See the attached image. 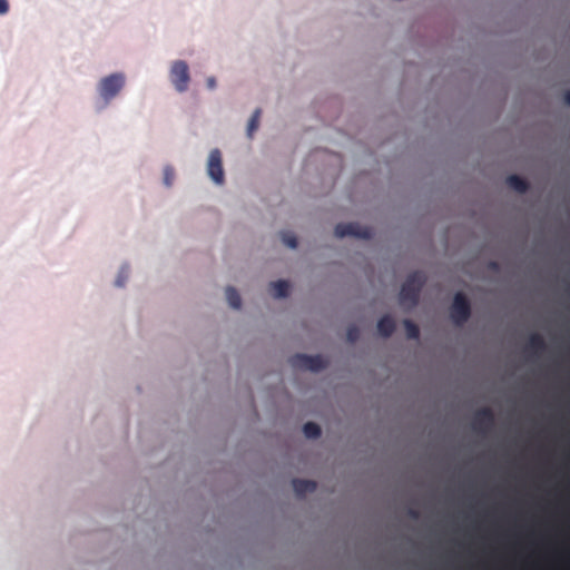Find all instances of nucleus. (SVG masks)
Instances as JSON below:
<instances>
[{
    "label": "nucleus",
    "mask_w": 570,
    "mask_h": 570,
    "mask_svg": "<svg viewBox=\"0 0 570 570\" xmlns=\"http://www.w3.org/2000/svg\"><path fill=\"white\" fill-rule=\"evenodd\" d=\"M292 483L293 489L298 497L305 495L306 493H312L317 488L316 482L312 480L294 479Z\"/></svg>",
    "instance_id": "nucleus-9"
},
{
    "label": "nucleus",
    "mask_w": 570,
    "mask_h": 570,
    "mask_svg": "<svg viewBox=\"0 0 570 570\" xmlns=\"http://www.w3.org/2000/svg\"><path fill=\"white\" fill-rule=\"evenodd\" d=\"M507 185L520 194H523L529 189V183L518 175H510L507 178Z\"/></svg>",
    "instance_id": "nucleus-11"
},
{
    "label": "nucleus",
    "mask_w": 570,
    "mask_h": 570,
    "mask_svg": "<svg viewBox=\"0 0 570 570\" xmlns=\"http://www.w3.org/2000/svg\"><path fill=\"white\" fill-rule=\"evenodd\" d=\"M425 281L426 278L423 272L416 271L410 274L402 284L399 295L400 304L407 307L416 306Z\"/></svg>",
    "instance_id": "nucleus-1"
},
{
    "label": "nucleus",
    "mask_w": 570,
    "mask_h": 570,
    "mask_svg": "<svg viewBox=\"0 0 570 570\" xmlns=\"http://www.w3.org/2000/svg\"><path fill=\"white\" fill-rule=\"evenodd\" d=\"M377 331L383 337H390L395 331V322L390 315L381 317L377 322Z\"/></svg>",
    "instance_id": "nucleus-10"
},
{
    "label": "nucleus",
    "mask_w": 570,
    "mask_h": 570,
    "mask_svg": "<svg viewBox=\"0 0 570 570\" xmlns=\"http://www.w3.org/2000/svg\"><path fill=\"white\" fill-rule=\"evenodd\" d=\"M303 432L308 439H317L322 433L320 425L315 422L305 423L303 426Z\"/></svg>",
    "instance_id": "nucleus-15"
},
{
    "label": "nucleus",
    "mask_w": 570,
    "mask_h": 570,
    "mask_svg": "<svg viewBox=\"0 0 570 570\" xmlns=\"http://www.w3.org/2000/svg\"><path fill=\"white\" fill-rule=\"evenodd\" d=\"M360 331L356 326H350L346 332L347 341L355 343L358 340Z\"/></svg>",
    "instance_id": "nucleus-20"
},
{
    "label": "nucleus",
    "mask_w": 570,
    "mask_h": 570,
    "mask_svg": "<svg viewBox=\"0 0 570 570\" xmlns=\"http://www.w3.org/2000/svg\"><path fill=\"white\" fill-rule=\"evenodd\" d=\"M206 82L209 89H214L216 87V80L214 77L207 78Z\"/></svg>",
    "instance_id": "nucleus-23"
},
{
    "label": "nucleus",
    "mask_w": 570,
    "mask_h": 570,
    "mask_svg": "<svg viewBox=\"0 0 570 570\" xmlns=\"http://www.w3.org/2000/svg\"><path fill=\"white\" fill-rule=\"evenodd\" d=\"M125 85V77L122 73H112L102 78L99 82V94L104 100L109 101L116 97Z\"/></svg>",
    "instance_id": "nucleus-5"
},
{
    "label": "nucleus",
    "mask_w": 570,
    "mask_h": 570,
    "mask_svg": "<svg viewBox=\"0 0 570 570\" xmlns=\"http://www.w3.org/2000/svg\"><path fill=\"white\" fill-rule=\"evenodd\" d=\"M527 347L537 354L546 350V342L540 334L534 333L530 335Z\"/></svg>",
    "instance_id": "nucleus-13"
},
{
    "label": "nucleus",
    "mask_w": 570,
    "mask_h": 570,
    "mask_svg": "<svg viewBox=\"0 0 570 570\" xmlns=\"http://www.w3.org/2000/svg\"><path fill=\"white\" fill-rule=\"evenodd\" d=\"M409 514H410L412 518H417V517H419L417 511H416V510H413V509L409 511Z\"/></svg>",
    "instance_id": "nucleus-25"
},
{
    "label": "nucleus",
    "mask_w": 570,
    "mask_h": 570,
    "mask_svg": "<svg viewBox=\"0 0 570 570\" xmlns=\"http://www.w3.org/2000/svg\"><path fill=\"white\" fill-rule=\"evenodd\" d=\"M261 114H262V110H261L259 108H257V109L253 112V115H252V117H250V119H249V121H248V126H247V136H248L249 138H252V137H253V134L257 130V128H258V126H259Z\"/></svg>",
    "instance_id": "nucleus-16"
},
{
    "label": "nucleus",
    "mask_w": 570,
    "mask_h": 570,
    "mask_svg": "<svg viewBox=\"0 0 570 570\" xmlns=\"http://www.w3.org/2000/svg\"><path fill=\"white\" fill-rule=\"evenodd\" d=\"M494 424V414L490 407L478 410L473 419V428L478 431H488Z\"/></svg>",
    "instance_id": "nucleus-8"
},
{
    "label": "nucleus",
    "mask_w": 570,
    "mask_h": 570,
    "mask_svg": "<svg viewBox=\"0 0 570 570\" xmlns=\"http://www.w3.org/2000/svg\"><path fill=\"white\" fill-rule=\"evenodd\" d=\"M169 77L177 91L184 92L188 89L190 81L189 68L184 60H176L173 62Z\"/></svg>",
    "instance_id": "nucleus-4"
},
{
    "label": "nucleus",
    "mask_w": 570,
    "mask_h": 570,
    "mask_svg": "<svg viewBox=\"0 0 570 570\" xmlns=\"http://www.w3.org/2000/svg\"><path fill=\"white\" fill-rule=\"evenodd\" d=\"M292 367L320 372L327 366V361L322 355L296 354L289 358Z\"/></svg>",
    "instance_id": "nucleus-3"
},
{
    "label": "nucleus",
    "mask_w": 570,
    "mask_h": 570,
    "mask_svg": "<svg viewBox=\"0 0 570 570\" xmlns=\"http://www.w3.org/2000/svg\"><path fill=\"white\" fill-rule=\"evenodd\" d=\"M336 237L353 236L362 239H370L373 236V230L370 227L361 226L357 223H341L335 227Z\"/></svg>",
    "instance_id": "nucleus-6"
},
{
    "label": "nucleus",
    "mask_w": 570,
    "mask_h": 570,
    "mask_svg": "<svg viewBox=\"0 0 570 570\" xmlns=\"http://www.w3.org/2000/svg\"><path fill=\"white\" fill-rule=\"evenodd\" d=\"M564 101L567 105H570V89L567 90L564 94Z\"/></svg>",
    "instance_id": "nucleus-24"
},
{
    "label": "nucleus",
    "mask_w": 570,
    "mask_h": 570,
    "mask_svg": "<svg viewBox=\"0 0 570 570\" xmlns=\"http://www.w3.org/2000/svg\"><path fill=\"white\" fill-rule=\"evenodd\" d=\"M9 11V3L7 0H0V14H6Z\"/></svg>",
    "instance_id": "nucleus-22"
},
{
    "label": "nucleus",
    "mask_w": 570,
    "mask_h": 570,
    "mask_svg": "<svg viewBox=\"0 0 570 570\" xmlns=\"http://www.w3.org/2000/svg\"><path fill=\"white\" fill-rule=\"evenodd\" d=\"M282 240L289 248L297 247V239H296L295 235L291 232L282 233Z\"/></svg>",
    "instance_id": "nucleus-18"
},
{
    "label": "nucleus",
    "mask_w": 570,
    "mask_h": 570,
    "mask_svg": "<svg viewBox=\"0 0 570 570\" xmlns=\"http://www.w3.org/2000/svg\"><path fill=\"white\" fill-rule=\"evenodd\" d=\"M207 173L216 184L224 183V169L222 164V154L218 149H213L208 157Z\"/></svg>",
    "instance_id": "nucleus-7"
},
{
    "label": "nucleus",
    "mask_w": 570,
    "mask_h": 570,
    "mask_svg": "<svg viewBox=\"0 0 570 570\" xmlns=\"http://www.w3.org/2000/svg\"><path fill=\"white\" fill-rule=\"evenodd\" d=\"M226 299H227L228 304L230 305V307H233V308L237 309L242 305V299H240L238 292L232 286H228L226 288Z\"/></svg>",
    "instance_id": "nucleus-14"
},
{
    "label": "nucleus",
    "mask_w": 570,
    "mask_h": 570,
    "mask_svg": "<svg viewBox=\"0 0 570 570\" xmlns=\"http://www.w3.org/2000/svg\"><path fill=\"white\" fill-rule=\"evenodd\" d=\"M471 316V305L468 297L459 292L454 295L452 306L450 308V317L458 326L463 325Z\"/></svg>",
    "instance_id": "nucleus-2"
},
{
    "label": "nucleus",
    "mask_w": 570,
    "mask_h": 570,
    "mask_svg": "<svg viewBox=\"0 0 570 570\" xmlns=\"http://www.w3.org/2000/svg\"><path fill=\"white\" fill-rule=\"evenodd\" d=\"M174 177H175L174 169L171 167H169V166L165 167V169H164V184L167 187H170L173 185Z\"/></svg>",
    "instance_id": "nucleus-19"
},
{
    "label": "nucleus",
    "mask_w": 570,
    "mask_h": 570,
    "mask_svg": "<svg viewBox=\"0 0 570 570\" xmlns=\"http://www.w3.org/2000/svg\"><path fill=\"white\" fill-rule=\"evenodd\" d=\"M404 327L406 332V336L411 340H417L420 336V328L419 326L412 322L411 320L404 321Z\"/></svg>",
    "instance_id": "nucleus-17"
},
{
    "label": "nucleus",
    "mask_w": 570,
    "mask_h": 570,
    "mask_svg": "<svg viewBox=\"0 0 570 570\" xmlns=\"http://www.w3.org/2000/svg\"><path fill=\"white\" fill-rule=\"evenodd\" d=\"M126 279H127V271H125L124 268L120 271L117 279H116V285L121 287L125 285L126 283Z\"/></svg>",
    "instance_id": "nucleus-21"
},
{
    "label": "nucleus",
    "mask_w": 570,
    "mask_h": 570,
    "mask_svg": "<svg viewBox=\"0 0 570 570\" xmlns=\"http://www.w3.org/2000/svg\"><path fill=\"white\" fill-rule=\"evenodd\" d=\"M289 284L286 281H276L269 284V292L276 298H283L288 295Z\"/></svg>",
    "instance_id": "nucleus-12"
}]
</instances>
